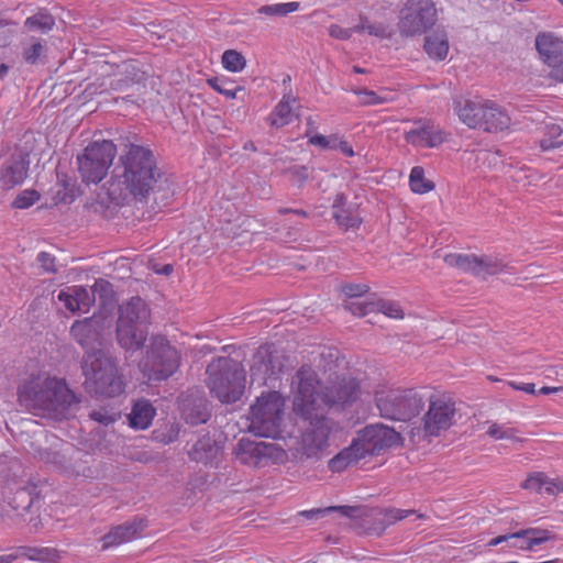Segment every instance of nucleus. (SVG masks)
I'll use <instances>...</instances> for the list:
<instances>
[{
  "mask_svg": "<svg viewBox=\"0 0 563 563\" xmlns=\"http://www.w3.org/2000/svg\"><path fill=\"white\" fill-rule=\"evenodd\" d=\"M292 410L297 416H311L324 408L344 409L361 396L360 382L350 374L336 375L327 386L307 364L296 373L291 383Z\"/></svg>",
  "mask_w": 563,
  "mask_h": 563,
  "instance_id": "obj_1",
  "label": "nucleus"
},
{
  "mask_svg": "<svg viewBox=\"0 0 563 563\" xmlns=\"http://www.w3.org/2000/svg\"><path fill=\"white\" fill-rule=\"evenodd\" d=\"M162 177L152 150L139 144H126L109 184L113 200L146 201Z\"/></svg>",
  "mask_w": 563,
  "mask_h": 563,
  "instance_id": "obj_2",
  "label": "nucleus"
},
{
  "mask_svg": "<svg viewBox=\"0 0 563 563\" xmlns=\"http://www.w3.org/2000/svg\"><path fill=\"white\" fill-rule=\"evenodd\" d=\"M18 399L34 415L55 420L66 418L68 410L79 402L64 378L47 373L31 374L23 379Z\"/></svg>",
  "mask_w": 563,
  "mask_h": 563,
  "instance_id": "obj_3",
  "label": "nucleus"
},
{
  "mask_svg": "<svg viewBox=\"0 0 563 563\" xmlns=\"http://www.w3.org/2000/svg\"><path fill=\"white\" fill-rule=\"evenodd\" d=\"M374 399L383 418L405 422L420 413L426 394L422 388H400L380 384L374 390Z\"/></svg>",
  "mask_w": 563,
  "mask_h": 563,
  "instance_id": "obj_4",
  "label": "nucleus"
},
{
  "mask_svg": "<svg viewBox=\"0 0 563 563\" xmlns=\"http://www.w3.org/2000/svg\"><path fill=\"white\" fill-rule=\"evenodd\" d=\"M207 386L222 404L238 401L245 389V371L230 357H218L207 367Z\"/></svg>",
  "mask_w": 563,
  "mask_h": 563,
  "instance_id": "obj_5",
  "label": "nucleus"
},
{
  "mask_svg": "<svg viewBox=\"0 0 563 563\" xmlns=\"http://www.w3.org/2000/svg\"><path fill=\"white\" fill-rule=\"evenodd\" d=\"M150 323L151 310L141 297H132L122 303L117 323L119 344L128 351L141 349L146 341Z\"/></svg>",
  "mask_w": 563,
  "mask_h": 563,
  "instance_id": "obj_6",
  "label": "nucleus"
},
{
  "mask_svg": "<svg viewBox=\"0 0 563 563\" xmlns=\"http://www.w3.org/2000/svg\"><path fill=\"white\" fill-rule=\"evenodd\" d=\"M85 388L99 397H117L124 391V382L114 362L104 353L84 357Z\"/></svg>",
  "mask_w": 563,
  "mask_h": 563,
  "instance_id": "obj_7",
  "label": "nucleus"
},
{
  "mask_svg": "<svg viewBox=\"0 0 563 563\" xmlns=\"http://www.w3.org/2000/svg\"><path fill=\"white\" fill-rule=\"evenodd\" d=\"M286 401L279 391H263L250 408V430L256 435L282 437Z\"/></svg>",
  "mask_w": 563,
  "mask_h": 563,
  "instance_id": "obj_8",
  "label": "nucleus"
},
{
  "mask_svg": "<svg viewBox=\"0 0 563 563\" xmlns=\"http://www.w3.org/2000/svg\"><path fill=\"white\" fill-rule=\"evenodd\" d=\"M181 365L180 352L167 338L154 335L141 362V369L148 380L161 382L173 376Z\"/></svg>",
  "mask_w": 563,
  "mask_h": 563,
  "instance_id": "obj_9",
  "label": "nucleus"
},
{
  "mask_svg": "<svg viewBox=\"0 0 563 563\" xmlns=\"http://www.w3.org/2000/svg\"><path fill=\"white\" fill-rule=\"evenodd\" d=\"M307 421L302 428L298 450L306 459L320 460L330 448L331 435L336 432L338 423L324 416L322 411H317L309 417L299 416Z\"/></svg>",
  "mask_w": 563,
  "mask_h": 563,
  "instance_id": "obj_10",
  "label": "nucleus"
},
{
  "mask_svg": "<svg viewBox=\"0 0 563 563\" xmlns=\"http://www.w3.org/2000/svg\"><path fill=\"white\" fill-rule=\"evenodd\" d=\"M428 409L422 417V431L427 438H438L455 422L456 402L451 394L434 390L426 395Z\"/></svg>",
  "mask_w": 563,
  "mask_h": 563,
  "instance_id": "obj_11",
  "label": "nucleus"
},
{
  "mask_svg": "<svg viewBox=\"0 0 563 563\" xmlns=\"http://www.w3.org/2000/svg\"><path fill=\"white\" fill-rule=\"evenodd\" d=\"M117 154V147L112 141L90 143L81 155L78 156V170L86 184H98L108 174Z\"/></svg>",
  "mask_w": 563,
  "mask_h": 563,
  "instance_id": "obj_12",
  "label": "nucleus"
},
{
  "mask_svg": "<svg viewBox=\"0 0 563 563\" xmlns=\"http://www.w3.org/2000/svg\"><path fill=\"white\" fill-rule=\"evenodd\" d=\"M235 455L242 464L253 467L282 465L289 459L287 451L274 443L253 441L246 438L239 441Z\"/></svg>",
  "mask_w": 563,
  "mask_h": 563,
  "instance_id": "obj_13",
  "label": "nucleus"
},
{
  "mask_svg": "<svg viewBox=\"0 0 563 563\" xmlns=\"http://www.w3.org/2000/svg\"><path fill=\"white\" fill-rule=\"evenodd\" d=\"M437 21V8L432 0H407L400 10L398 29L401 35L424 33Z\"/></svg>",
  "mask_w": 563,
  "mask_h": 563,
  "instance_id": "obj_14",
  "label": "nucleus"
},
{
  "mask_svg": "<svg viewBox=\"0 0 563 563\" xmlns=\"http://www.w3.org/2000/svg\"><path fill=\"white\" fill-rule=\"evenodd\" d=\"M110 328L111 320L106 314L95 313L90 318L76 320L70 327V334L86 350L87 355L103 353L100 347Z\"/></svg>",
  "mask_w": 563,
  "mask_h": 563,
  "instance_id": "obj_15",
  "label": "nucleus"
},
{
  "mask_svg": "<svg viewBox=\"0 0 563 563\" xmlns=\"http://www.w3.org/2000/svg\"><path fill=\"white\" fill-rule=\"evenodd\" d=\"M352 441L356 443L363 459H366L397 445L400 441V434L384 424H369L357 431Z\"/></svg>",
  "mask_w": 563,
  "mask_h": 563,
  "instance_id": "obj_16",
  "label": "nucleus"
},
{
  "mask_svg": "<svg viewBox=\"0 0 563 563\" xmlns=\"http://www.w3.org/2000/svg\"><path fill=\"white\" fill-rule=\"evenodd\" d=\"M30 169L29 153L16 150L3 162L0 168V194L21 186L27 178Z\"/></svg>",
  "mask_w": 563,
  "mask_h": 563,
  "instance_id": "obj_17",
  "label": "nucleus"
},
{
  "mask_svg": "<svg viewBox=\"0 0 563 563\" xmlns=\"http://www.w3.org/2000/svg\"><path fill=\"white\" fill-rule=\"evenodd\" d=\"M404 137L415 147L434 148L446 141L448 134L431 120L419 119L413 122V128L407 131Z\"/></svg>",
  "mask_w": 563,
  "mask_h": 563,
  "instance_id": "obj_18",
  "label": "nucleus"
},
{
  "mask_svg": "<svg viewBox=\"0 0 563 563\" xmlns=\"http://www.w3.org/2000/svg\"><path fill=\"white\" fill-rule=\"evenodd\" d=\"M283 362L277 355L274 344L261 345L253 356L250 368L252 382L265 384L268 378L282 372Z\"/></svg>",
  "mask_w": 563,
  "mask_h": 563,
  "instance_id": "obj_19",
  "label": "nucleus"
},
{
  "mask_svg": "<svg viewBox=\"0 0 563 563\" xmlns=\"http://www.w3.org/2000/svg\"><path fill=\"white\" fill-rule=\"evenodd\" d=\"M508 542L505 549L508 551H533L536 547L548 541L555 540V536L548 529L527 528L507 534Z\"/></svg>",
  "mask_w": 563,
  "mask_h": 563,
  "instance_id": "obj_20",
  "label": "nucleus"
},
{
  "mask_svg": "<svg viewBox=\"0 0 563 563\" xmlns=\"http://www.w3.org/2000/svg\"><path fill=\"white\" fill-rule=\"evenodd\" d=\"M520 487L533 494L558 495L563 492V481L558 476L550 477L544 472L536 471L527 475Z\"/></svg>",
  "mask_w": 563,
  "mask_h": 563,
  "instance_id": "obj_21",
  "label": "nucleus"
},
{
  "mask_svg": "<svg viewBox=\"0 0 563 563\" xmlns=\"http://www.w3.org/2000/svg\"><path fill=\"white\" fill-rule=\"evenodd\" d=\"M412 514H415V510H404L398 508L373 509L368 514L373 523L367 528V532L379 537L388 527L404 520Z\"/></svg>",
  "mask_w": 563,
  "mask_h": 563,
  "instance_id": "obj_22",
  "label": "nucleus"
},
{
  "mask_svg": "<svg viewBox=\"0 0 563 563\" xmlns=\"http://www.w3.org/2000/svg\"><path fill=\"white\" fill-rule=\"evenodd\" d=\"M58 300L70 312L88 311L93 302V296L84 286H68L60 290L57 296Z\"/></svg>",
  "mask_w": 563,
  "mask_h": 563,
  "instance_id": "obj_23",
  "label": "nucleus"
},
{
  "mask_svg": "<svg viewBox=\"0 0 563 563\" xmlns=\"http://www.w3.org/2000/svg\"><path fill=\"white\" fill-rule=\"evenodd\" d=\"M444 263L463 272L473 273L474 275H482L492 272L490 264L486 257L451 253L444 256Z\"/></svg>",
  "mask_w": 563,
  "mask_h": 563,
  "instance_id": "obj_24",
  "label": "nucleus"
},
{
  "mask_svg": "<svg viewBox=\"0 0 563 563\" xmlns=\"http://www.w3.org/2000/svg\"><path fill=\"white\" fill-rule=\"evenodd\" d=\"M332 214L336 223L344 230L357 229L362 224V218L347 206V197L343 192L335 195L332 203Z\"/></svg>",
  "mask_w": 563,
  "mask_h": 563,
  "instance_id": "obj_25",
  "label": "nucleus"
},
{
  "mask_svg": "<svg viewBox=\"0 0 563 563\" xmlns=\"http://www.w3.org/2000/svg\"><path fill=\"white\" fill-rule=\"evenodd\" d=\"M536 48L550 68L563 56V41L551 33H540L536 38Z\"/></svg>",
  "mask_w": 563,
  "mask_h": 563,
  "instance_id": "obj_26",
  "label": "nucleus"
},
{
  "mask_svg": "<svg viewBox=\"0 0 563 563\" xmlns=\"http://www.w3.org/2000/svg\"><path fill=\"white\" fill-rule=\"evenodd\" d=\"M144 527L145 525L143 520L118 526L103 537L102 548L107 549L118 547L122 543L132 541L141 536Z\"/></svg>",
  "mask_w": 563,
  "mask_h": 563,
  "instance_id": "obj_27",
  "label": "nucleus"
},
{
  "mask_svg": "<svg viewBox=\"0 0 563 563\" xmlns=\"http://www.w3.org/2000/svg\"><path fill=\"white\" fill-rule=\"evenodd\" d=\"M454 111L464 124L476 129L484 118V101L476 102L461 98L454 101Z\"/></svg>",
  "mask_w": 563,
  "mask_h": 563,
  "instance_id": "obj_28",
  "label": "nucleus"
},
{
  "mask_svg": "<svg viewBox=\"0 0 563 563\" xmlns=\"http://www.w3.org/2000/svg\"><path fill=\"white\" fill-rule=\"evenodd\" d=\"M510 124L509 115L495 102L484 101V118L478 128L487 132H498L507 129Z\"/></svg>",
  "mask_w": 563,
  "mask_h": 563,
  "instance_id": "obj_29",
  "label": "nucleus"
},
{
  "mask_svg": "<svg viewBox=\"0 0 563 563\" xmlns=\"http://www.w3.org/2000/svg\"><path fill=\"white\" fill-rule=\"evenodd\" d=\"M364 460L361 455L356 443L351 441L350 445L340 450L327 463V467L331 473H343L349 467L356 465L360 461Z\"/></svg>",
  "mask_w": 563,
  "mask_h": 563,
  "instance_id": "obj_30",
  "label": "nucleus"
},
{
  "mask_svg": "<svg viewBox=\"0 0 563 563\" xmlns=\"http://www.w3.org/2000/svg\"><path fill=\"white\" fill-rule=\"evenodd\" d=\"M179 409L183 418L190 424L205 423L209 419L207 401L202 398L184 397L179 399Z\"/></svg>",
  "mask_w": 563,
  "mask_h": 563,
  "instance_id": "obj_31",
  "label": "nucleus"
},
{
  "mask_svg": "<svg viewBox=\"0 0 563 563\" xmlns=\"http://www.w3.org/2000/svg\"><path fill=\"white\" fill-rule=\"evenodd\" d=\"M155 415L153 405L146 399H140L132 406L128 420L133 429L145 430L152 424Z\"/></svg>",
  "mask_w": 563,
  "mask_h": 563,
  "instance_id": "obj_32",
  "label": "nucleus"
},
{
  "mask_svg": "<svg viewBox=\"0 0 563 563\" xmlns=\"http://www.w3.org/2000/svg\"><path fill=\"white\" fill-rule=\"evenodd\" d=\"M297 99L291 92L284 93L282 99L275 106L273 111L267 117L268 123L274 128H283L292 121V104Z\"/></svg>",
  "mask_w": 563,
  "mask_h": 563,
  "instance_id": "obj_33",
  "label": "nucleus"
},
{
  "mask_svg": "<svg viewBox=\"0 0 563 563\" xmlns=\"http://www.w3.org/2000/svg\"><path fill=\"white\" fill-rule=\"evenodd\" d=\"M309 144L320 150H338L346 157L355 155L353 146L338 133L330 135L311 134Z\"/></svg>",
  "mask_w": 563,
  "mask_h": 563,
  "instance_id": "obj_34",
  "label": "nucleus"
},
{
  "mask_svg": "<svg viewBox=\"0 0 563 563\" xmlns=\"http://www.w3.org/2000/svg\"><path fill=\"white\" fill-rule=\"evenodd\" d=\"M121 73V66L108 60H99L93 65V74L97 80H102L100 87L104 89L119 90L122 88V80L110 79Z\"/></svg>",
  "mask_w": 563,
  "mask_h": 563,
  "instance_id": "obj_35",
  "label": "nucleus"
},
{
  "mask_svg": "<svg viewBox=\"0 0 563 563\" xmlns=\"http://www.w3.org/2000/svg\"><path fill=\"white\" fill-rule=\"evenodd\" d=\"M423 48L433 60H443L449 54V40L444 31H435L424 38Z\"/></svg>",
  "mask_w": 563,
  "mask_h": 563,
  "instance_id": "obj_36",
  "label": "nucleus"
},
{
  "mask_svg": "<svg viewBox=\"0 0 563 563\" xmlns=\"http://www.w3.org/2000/svg\"><path fill=\"white\" fill-rule=\"evenodd\" d=\"M22 58L25 64L34 66L44 64L47 56L45 43L36 37H30L22 43Z\"/></svg>",
  "mask_w": 563,
  "mask_h": 563,
  "instance_id": "obj_37",
  "label": "nucleus"
},
{
  "mask_svg": "<svg viewBox=\"0 0 563 563\" xmlns=\"http://www.w3.org/2000/svg\"><path fill=\"white\" fill-rule=\"evenodd\" d=\"M207 85L228 99H236L238 93L244 91L243 86H233L234 80L227 76H216L206 79Z\"/></svg>",
  "mask_w": 563,
  "mask_h": 563,
  "instance_id": "obj_38",
  "label": "nucleus"
},
{
  "mask_svg": "<svg viewBox=\"0 0 563 563\" xmlns=\"http://www.w3.org/2000/svg\"><path fill=\"white\" fill-rule=\"evenodd\" d=\"M409 188L416 195H426L435 188V184L426 177L422 166H413L409 174Z\"/></svg>",
  "mask_w": 563,
  "mask_h": 563,
  "instance_id": "obj_39",
  "label": "nucleus"
},
{
  "mask_svg": "<svg viewBox=\"0 0 563 563\" xmlns=\"http://www.w3.org/2000/svg\"><path fill=\"white\" fill-rule=\"evenodd\" d=\"M355 33L366 32L368 35L376 36L378 38H389L391 31L383 23L371 22L366 16H360V23L354 26Z\"/></svg>",
  "mask_w": 563,
  "mask_h": 563,
  "instance_id": "obj_40",
  "label": "nucleus"
},
{
  "mask_svg": "<svg viewBox=\"0 0 563 563\" xmlns=\"http://www.w3.org/2000/svg\"><path fill=\"white\" fill-rule=\"evenodd\" d=\"M312 355H314L312 358V364L317 373L322 372L323 374H327L328 372H332L338 366V358L331 349H322L317 354L316 352H312ZM309 366L313 369L311 365Z\"/></svg>",
  "mask_w": 563,
  "mask_h": 563,
  "instance_id": "obj_41",
  "label": "nucleus"
},
{
  "mask_svg": "<svg viewBox=\"0 0 563 563\" xmlns=\"http://www.w3.org/2000/svg\"><path fill=\"white\" fill-rule=\"evenodd\" d=\"M221 64L230 73H241L246 67V58L236 49H227L221 56Z\"/></svg>",
  "mask_w": 563,
  "mask_h": 563,
  "instance_id": "obj_42",
  "label": "nucleus"
},
{
  "mask_svg": "<svg viewBox=\"0 0 563 563\" xmlns=\"http://www.w3.org/2000/svg\"><path fill=\"white\" fill-rule=\"evenodd\" d=\"M300 8V3L297 1L292 2H284V3H273L262 5L257 12L258 14H264L267 16H284L289 13L298 11Z\"/></svg>",
  "mask_w": 563,
  "mask_h": 563,
  "instance_id": "obj_43",
  "label": "nucleus"
},
{
  "mask_svg": "<svg viewBox=\"0 0 563 563\" xmlns=\"http://www.w3.org/2000/svg\"><path fill=\"white\" fill-rule=\"evenodd\" d=\"M33 503L31 492L25 487H20L15 490L12 500L9 501L10 507L15 511L16 516H22Z\"/></svg>",
  "mask_w": 563,
  "mask_h": 563,
  "instance_id": "obj_44",
  "label": "nucleus"
},
{
  "mask_svg": "<svg viewBox=\"0 0 563 563\" xmlns=\"http://www.w3.org/2000/svg\"><path fill=\"white\" fill-rule=\"evenodd\" d=\"M563 129L559 124H548L545 126L544 136L540 140L542 151H549L563 145V141H558L562 135Z\"/></svg>",
  "mask_w": 563,
  "mask_h": 563,
  "instance_id": "obj_45",
  "label": "nucleus"
},
{
  "mask_svg": "<svg viewBox=\"0 0 563 563\" xmlns=\"http://www.w3.org/2000/svg\"><path fill=\"white\" fill-rule=\"evenodd\" d=\"M486 433L494 440H509V441H514V442L522 441V439H520L518 437L517 429L508 428V427H506L504 424H499L497 422L490 423Z\"/></svg>",
  "mask_w": 563,
  "mask_h": 563,
  "instance_id": "obj_46",
  "label": "nucleus"
},
{
  "mask_svg": "<svg viewBox=\"0 0 563 563\" xmlns=\"http://www.w3.org/2000/svg\"><path fill=\"white\" fill-rule=\"evenodd\" d=\"M374 309L378 312H382L388 318L400 320L405 317V311L401 306L393 300L378 299L373 303Z\"/></svg>",
  "mask_w": 563,
  "mask_h": 563,
  "instance_id": "obj_47",
  "label": "nucleus"
},
{
  "mask_svg": "<svg viewBox=\"0 0 563 563\" xmlns=\"http://www.w3.org/2000/svg\"><path fill=\"white\" fill-rule=\"evenodd\" d=\"M55 25V20L51 14L47 13H37L32 16H29L25 20V26L30 30H36L42 33L48 32Z\"/></svg>",
  "mask_w": 563,
  "mask_h": 563,
  "instance_id": "obj_48",
  "label": "nucleus"
},
{
  "mask_svg": "<svg viewBox=\"0 0 563 563\" xmlns=\"http://www.w3.org/2000/svg\"><path fill=\"white\" fill-rule=\"evenodd\" d=\"M41 199V194L32 188L24 189L16 195V197L11 202V207L13 209H27L38 202Z\"/></svg>",
  "mask_w": 563,
  "mask_h": 563,
  "instance_id": "obj_49",
  "label": "nucleus"
},
{
  "mask_svg": "<svg viewBox=\"0 0 563 563\" xmlns=\"http://www.w3.org/2000/svg\"><path fill=\"white\" fill-rule=\"evenodd\" d=\"M211 440L209 438L199 439L188 454L192 461L206 462L209 457V453L212 451Z\"/></svg>",
  "mask_w": 563,
  "mask_h": 563,
  "instance_id": "obj_50",
  "label": "nucleus"
},
{
  "mask_svg": "<svg viewBox=\"0 0 563 563\" xmlns=\"http://www.w3.org/2000/svg\"><path fill=\"white\" fill-rule=\"evenodd\" d=\"M353 92L358 97V104L363 107L378 106L389 101L387 97H383L374 90L355 89Z\"/></svg>",
  "mask_w": 563,
  "mask_h": 563,
  "instance_id": "obj_51",
  "label": "nucleus"
},
{
  "mask_svg": "<svg viewBox=\"0 0 563 563\" xmlns=\"http://www.w3.org/2000/svg\"><path fill=\"white\" fill-rule=\"evenodd\" d=\"M367 284L346 283L340 287L341 292L347 298L362 297L369 291Z\"/></svg>",
  "mask_w": 563,
  "mask_h": 563,
  "instance_id": "obj_52",
  "label": "nucleus"
},
{
  "mask_svg": "<svg viewBox=\"0 0 563 563\" xmlns=\"http://www.w3.org/2000/svg\"><path fill=\"white\" fill-rule=\"evenodd\" d=\"M59 553L53 548H40L36 561L41 563H59Z\"/></svg>",
  "mask_w": 563,
  "mask_h": 563,
  "instance_id": "obj_53",
  "label": "nucleus"
},
{
  "mask_svg": "<svg viewBox=\"0 0 563 563\" xmlns=\"http://www.w3.org/2000/svg\"><path fill=\"white\" fill-rule=\"evenodd\" d=\"M355 33L354 27L345 29L342 27L339 24H331L329 26V34L333 38L346 41L352 37V35Z\"/></svg>",
  "mask_w": 563,
  "mask_h": 563,
  "instance_id": "obj_54",
  "label": "nucleus"
},
{
  "mask_svg": "<svg viewBox=\"0 0 563 563\" xmlns=\"http://www.w3.org/2000/svg\"><path fill=\"white\" fill-rule=\"evenodd\" d=\"M37 261L41 263L42 267L49 273H54L56 271L55 267V257L49 253L41 252L37 255Z\"/></svg>",
  "mask_w": 563,
  "mask_h": 563,
  "instance_id": "obj_55",
  "label": "nucleus"
},
{
  "mask_svg": "<svg viewBox=\"0 0 563 563\" xmlns=\"http://www.w3.org/2000/svg\"><path fill=\"white\" fill-rule=\"evenodd\" d=\"M90 418L103 426L114 422V417L107 411L96 410L90 413Z\"/></svg>",
  "mask_w": 563,
  "mask_h": 563,
  "instance_id": "obj_56",
  "label": "nucleus"
},
{
  "mask_svg": "<svg viewBox=\"0 0 563 563\" xmlns=\"http://www.w3.org/2000/svg\"><path fill=\"white\" fill-rule=\"evenodd\" d=\"M40 548L20 547L15 550L16 559L24 558L31 561H36L37 551Z\"/></svg>",
  "mask_w": 563,
  "mask_h": 563,
  "instance_id": "obj_57",
  "label": "nucleus"
},
{
  "mask_svg": "<svg viewBox=\"0 0 563 563\" xmlns=\"http://www.w3.org/2000/svg\"><path fill=\"white\" fill-rule=\"evenodd\" d=\"M507 384L515 390L525 391L530 395L537 394L536 385L533 383H517L514 380H509Z\"/></svg>",
  "mask_w": 563,
  "mask_h": 563,
  "instance_id": "obj_58",
  "label": "nucleus"
},
{
  "mask_svg": "<svg viewBox=\"0 0 563 563\" xmlns=\"http://www.w3.org/2000/svg\"><path fill=\"white\" fill-rule=\"evenodd\" d=\"M551 78L563 82V56L550 68Z\"/></svg>",
  "mask_w": 563,
  "mask_h": 563,
  "instance_id": "obj_59",
  "label": "nucleus"
},
{
  "mask_svg": "<svg viewBox=\"0 0 563 563\" xmlns=\"http://www.w3.org/2000/svg\"><path fill=\"white\" fill-rule=\"evenodd\" d=\"M369 303L361 305V303H350L346 308L355 316L363 317L372 309H368Z\"/></svg>",
  "mask_w": 563,
  "mask_h": 563,
  "instance_id": "obj_60",
  "label": "nucleus"
},
{
  "mask_svg": "<svg viewBox=\"0 0 563 563\" xmlns=\"http://www.w3.org/2000/svg\"><path fill=\"white\" fill-rule=\"evenodd\" d=\"M306 132H305V136L307 137L308 140V144L310 143V137H311V134H319L317 132V122L316 120H313L311 117L307 118V121H306Z\"/></svg>",
  "mask_w": 563,
  "mask_h": 563,
  "instance_id": "obj_61",
  "label": "nucleus"
},
{
  "mask_svg": "<svg viewBox=\"0 0 563 563\" xmlns=\"http://www.w3.org/2000/svg\"><path fill=\"white\" fill-rule=\"evenodd\" d=\"M292 173L300 184L305 183L309 177L308 168L306 166H297L292 169Z\"/></svg>",
  "mask_w": 563,
  "mask_h": 563,
  "instance_id": "obj_62",
  "label": "nucleus"
},
{
  "mask_svg": "<svg viewBox=\"0 0 563 563\" xmlns=\"http://www.w3.org/2000/svg\"><path fill=\"white\" fill-rule=\"evenodd\" d=\"M560 391H563V386H543L539 390H537V394L550 395L558 394Z\"/></svg>",
  "mask_w": 563,
  "mask_h": 563,
  "instance_id": "obj_63",
  "label": "nucleus"
},
{
  "mask_svg": "<svg viewBox=\"0 0 563 563\" xmlns=\"http://www.w3.org/2000/svg\"><path fill=\"white\" fill-rule=\"evenodd\" d=\"M507 542H508V538H507V534H503V536H498L496 538H493L488 543L487 545L489 548H493V547H497L501 543H505L507 545Z\"/></svg>",
  "mask_w": 563,
  "mask_h": 563,
  "instance_id": "obj_64",
  "label": "nucleus"
}]
</instances>
